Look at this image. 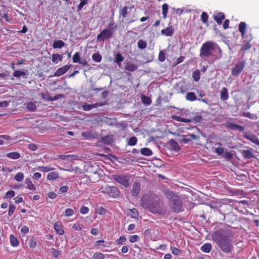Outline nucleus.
<instances>
[{
	"mask_svg": "<svg viewBox=\"0 0 259 259\" xmlns=\"http://www.w3.org/2000/svg\"><path fill=\"white\" fill-rule=\"evenodd\" d=\"M212 237L223 252L228 253L232 251L233 246L231 241L227 236H223L220 231L215 232Z\"/></svg>",
	"mask_w": 259,
	"mask_h": 259,
	"instance_id": "2",
	"label": "nucleus"
},
{
	"mask_svg": "<svg viewBox=\"0 0 259 259\" xmlns=\"http://www.w3.org/2000/svg\"><path fill=\"white\" fill-rule=\"evenodd\" d=\"M63 56L59 54H53L52 56V60L55 64L58 63V61H62Z\"/></svg>",
	"mask_w": 259,
	"mask_h": 259,
	"instance_id": "30",
	"label": "nucleus"
},
{
	"mask_svg": "<svg viewBox=\"0 0 259 259\" xmlns=\"http://www.w3.org/2000/svg\"><path fill=\"white\" fill-rule=\"evenodd\" d=\"M158 59V60L161 62H163L165 61V54L163 51H160L159 52Z\"/></svg>",
	"mask_w": 259,
	"mask_h": 259,
	"instance_id": "53",
	"label": "nucleus"
},
{
	"mask_svg": "<svg viewBox=\"0 0 259 259\" xmlns=\"http://www.w3.org/2000/svg\"><path fill=\"white\" fill-rule=\"evenodd\" d=\"M169 200L168 205L172 212L179 213L182 211L183 201L181 198L172 192H168L166 194Z\"/></svg>",
	"mask_w": 259,
	"mask_h": 259,
	"instance_id": "3",
	"label": "nucleus"
},
{
	"mask_svg": "<svg viewBox=\"0 0 259 259\" xmlns=\"http://www.w3.org/2000/svg\"><path fill=\"white\" fill-rule=\"evenodd\" d=\"M137 141H138L137 138L136 137L133 136V137H131L128 139V141L127 142V144H128V145H129L130 146H133L137 144Z\"/></svg>",
	"mask_w": 259,
	"mask_h": 259,
	"instance_id": "42",
	"label": "nucleus"
},
{
	"mask_svg": "<svg viewBox=\"0 0 259 259\" xmlns=\"http://www.w3.org/2000/svg\"><path fill=\"white\" fill-rule=\"evenodd\" d=\"M172 253L175 255H179L181 254V250L177 247H170Z\"/></svg>",
	"mask_w": 259,
	"mask_h": 259,
	"instance_id": "59",
	"label": "nucleus"
},
{
	"mask_svg": "<svg viewBox=\"0 0 259 259\" xmlns=\"http://www.w3.org/2000/svg\"><path fill=\"white\" fill-rule=\"evenodd\" d=\"M128 8L126 6H124L119 9V15L123 18H126L128 14Z\"/></svg>",
	"mask_w": 259,
	"mask_h": 259,
	"instance_id": "37",
	"label": "nucleus"
},
{
	"mask_svg": "<svg viewBox=\"0 0 259 259\" xmlns=\"http://www.w3.org/2000/svg\"><path fill=\"white\" fill-rule=\"evenodd\" d=\"M36 102H29L26 103L24 105L26 107L28 111H35L36 110L37 106L36 105Z\"/></svg>",
	"mask_w": 259,
	"mask_h": 259,
	"instance_id": "21",
	"label": "nucleus"
},
{
	"mask_svg": "<svg viewBox=\"0 0 259 259\" xmlns=\"http://www.w3.org/2000/svg\"><path fill=\"white\" fill-rule=\"evenodd\" d=\"M225 16L224 13L220 12L217 15H213L214 20L218 23V25H221L222 23V21L225 19Z\"/></svg>",
	"mask_w": 259,
	"mask_h": 259,
	"instance_id": "18",
	"label": "nucleus"
},
{
	"mask_svg": "<svg viewBox=\"0 0 259 259\" xmlns=\"http://www.w3.org/2000/svg\"><path fill=\"white\" fill-rule=\"evenodd\" d=\"M73 62L74 63H79L80 61L79 54L78 52H75L72 57Z\"/></svg>",
	"mask_w": 259,
	"mask_h": 259,
	"instance_id": "52",
	"label": "nucleus"
},
{
	"mask_svg": "<svg viewBox=\"0 0 259 259\" xmlns=\"http://www.w3.org/2000/svg\"><path fill=\"white\" fill-rule=\"evenodd\" d=\"M159 203V197L154 194L144 195L141 199V206L144 208L154 214H163L165 211L160 207Z\"/></svg>",
	"mask_w": 259,
	"mask_h": 259,
	"instance_id": "1",
	"label": "nucleus"
},
{
	"mask_svg": "<svg viewBox=\"0 0 259 259\" xmlns=\"http://www.w3.org/2000/svg\"><path fill=\"white\" fill-rule=\"evenodd\" d=\"M100 190L103 193L108 194L113 198H118L119 196L120 191L115 186H106L102 187Z\"/></svg>",
	"mask_w": 259,
	"mask_h": 259,
	"instance_id": "6",
	"label": "nucleus"
},
{
	"mask_svg": "<svg viewBox=\"0 0 259 259\" xmlns=\"http://www.w3.org/2000/svg\"><path fill=\"white\" fill-rule=\"evenodd\" d=\"M65 215L67 217H70L74 214V211L71 208H67L65 211Z\"/></svg>",
	"mask_w": 259,
	"mask_h": 259,
	"instance_id": "61",
	"label": "nucleus"
},
{
	"mask_svg": "<svg viewBox=\"0 0 259 259\" xmlns=\"http://www.w3.org/2000/svg\"><path fill=\"white\" fill-rule=\"evenodd\" d=\"M125 68L126 70L133 72L137 69V66L133 63H128L125 65Z\"/></svg>",
	"mask_w": 259,
	"mask_h": 259,
	"instance_id": "34",
	"label": "nucleus"
},
{
	"mask_svg": "<svg viewBox=\"0 0 259 259\" xmlns=\"http://www.w3.org/2000/svg\"><path fill=\"white\" fill-rule=\"evenodd\" d=\"M105 104L102 102L100 103H96L93 104L88 105V104H83L82 106V108L84 111H90L93 108H97L100 106H104Z\"/></svg>",
	"mask_w": 259,
	"mask_h": 259,
	"instance_id": "15",
	"label": "nucleus"
},
{
	"mask_svg": "<svg viewBox=\"0 0 259 259\" xmlns=\"http://www.w3.org/2000/svg\"><path fill=\"white\" fill-rule=\"evenodd\" d=\"M138 47L140 49H144L147 47V43L145 41L142 39H140L138 42Z\"/></svg>",
	"mask_w": 259,
	"mask_h": 259,
	"instance_id": "48",
	"label": "nucleus"
},
{
	"mask_svg": "<svg viewBox=\"0 0 259 259\" xmlns=\"http://www.w3.org/2000/svg\"><path fill=\"white\" fill-rule=\"evenodd\" d=\"M245 61L243 60L234 65L231 69V74L233 76H238L244 70L245 66Z\"/></svg>",
	"mask_w": 259,
	"mask_h": 259,
	"instance_id": "9",
	"label": "nucleus"
},
{
	"mask_svg": "<svg viewBox=\"0 0 259 259\" xmlns=\"http://www.w3.org/2000/svg\"><path fill=\"white\" fill-rule=\"evenodd\" d=\"M15 193L13 190L8 191L6 194V196L8 198H11L15 196Z\"/></svg>",
	"mask_w": 259,
	"mask_h": 259,
	"instance_id": "64",
	"label": "nucleus"
},
{
	"mask_svg": "<svg viewBox=\"0 0 259 259\" xmlns=\"http://www.w3.org/2000/svg\"><path fill=\"white\" fill-rule=\"evenodd\" d=\"M71 65H66L62 67L58 68L54 74V76L59 77L67 72L70 68Z\"/></svg>",
	"mask_w": 259,
	"mask_h": 259,
	"instance_id": "13",
	"label": "nucleus"
},
{
	"mask_svg": "<svg viewBox=\"0 0 259 259\" xmlns=\"http://www.w3.org/2000/svg\"><path fill=\"white\" fill-rule=\"evenodd\" d=\"M104 254L101 252H96L93 255V259H104Z\"/></svg>",
	"mask_w": 259,
	"mask_h": 259,
	"instance_id": "55",
	"label": "nucleus"
},
{
	"mask_svg": "<svg viewBox=\"0 0 259 259\" xmlns=\"http://www.w3.org/2000/svg\"><path fill=\"white\" fill-rule=\"evenodd\" d=\"M15 209L16 207L13 204H10L9 207L8 215L11 217L13 214Z\"/></svg>",
	"mask_w": 259,
	"mask_h": 259,
	"instance_id": "57",
	"label": "nucleus"
},
{
	"mask_svg": "<svg viewBox=\"0 0 259 259\" xmlns=\"http://www.w3.org/2000/svg\"><path fill=\"white\" fill-rule=\"evenodd\" d=\"M29 232V228L26 226H24L21 229V233L23 234V236H25L26 234Z\"/></svg>",
	"mask_w": 259,
	"mask_h": 259,
	"instance_id": "62",
	"label": "nucleus"
},
{
	"mask_svg": "<svg viewBox=\"0 0 259 259\" xmlns=\"http://www.w3.org/2000/svg\"><path fill=\"white\" fill-rule=\"evenodd\" d=\"M80 2L77 6V11H80L83 6L88 4V0H80Z\"/></svg>",
	"mask_w": 259,
	"mask_h": 259,
	"instance_id": "58",
	"label": "nucleus"
},
{
	"mask_svg": "<svg viewBox=\"0 0 259 259\" xmlns=\"http://www.w3.org/2000/svg\"><path fill=\"white\" fill-rule=\"evenodd\" d=\"M140 152L142 155L149 156L152 155V150L148 148H143L141 149Z\"/></svg>",
	"mask_w": 259,
	"mask_h": 259,
	"instance_id": "33",
	"label": "nucleus"
},
{
	"mask_svg": "<svg viewBox=\"0 0 259 259\" xmlns=\"http://www.w3.org/2000/svg\"><path fill=\"white\" fill-rule=\"evenodd\" d=\"M161 33L162 34L166 36H172L174 33V29L173 26L171 25L170 26L167 27L165 29H162L161 30Z\"/></svg>",
	"mask_w": 259,
	"mask_h": 259,
	"instance_id": "17",
	"label": "nucleus"
},
{
	"mask_svg": "<svg viewBox=\"0 0 259 259\" xmlns=\"http://www.w3.org/2000/svg\"><path fill=\"white\" fill-rule=\"evenodd\" d=\"M40 96L42 99L47 101H50L51 97L48 92L41 93Z\"/></svg>",
	"mask_w": 259,
	"mask_h": 259,
	"instance_id": "60",
	"label": "nucleus"
},
{
	"mask_svg": "<svg viewBox=\"0 0 259 259\" xmlns=\"http://www.w3.org/2000/svg\"><path fill=\"white\" fill-rule=\"evenodd\" d=\"M242 155L245 158L250 159L254 157L252 150H245L242 151Z\"/></svg>",
	"mask_w": 259,
	"mask_h": 259,
	"instance_id": "29",
	"label": "nucleus"
},
{
	"mask_svg": "<svg viewBox=\"0 0 259 259\" xmlns=\"http://www.w3.org/2000/svg\"><path fill=\"white\" fill-rule=\"evenodd\" d=\"M7 157L12 159H18L20 157V154L17 152H10L7 154Z\"/></svg>",
	"mask_w": 259,
	"mask_h": 259,
	"instance_id": "31",
	"label": "nucleus"
},
{
	"mask_svg": "<svg viewBox=\"0 0 259 259\" xmlns=\"http://www.w3.org/2000/svg\"><path fill=\"white\" fill-rule=\"evenodd\" d=\"M126 241V238L124 235H121L116 241V245H120Z\"/></svg>",
	"mask_w": 259,
	"mask_h": 259,
	"instance_id": "43",
	"label": "nucleus"
},
{
	"mask_svg": "<svg viewBox=\"0 0 259 259\" xmlns=\"http://www.w3.org/2000/svg\"><path fill=\"white\" fill-rule=\"evenodd\" d=\"M215 44L211 41H207L202 44L200 49V56L201 58H207L211 55Z\"/></svg>",
	"mask_w": 259,
	"mask_h": 259,
	"instance_id": "5",
	"label": "nucleus"
},
{
	"mask_svg": "<svg viewBox=\"0 0 259 259\" xmlns=\"http://www.w3.org/2000/svg\"><path fill=\"white\" fill-rule=\"evenodd\" d=\"M215 145H219V147H217L215 149V152L218 155H222L224 151V148L221 147L222 144L221 143H217Z\"/></svg>",
	"mask_w": 259,
	"mask_h": 259,
	"instance_id": "38",
	"label": "nucleus"
},
{
	"mask_svg": "<svg viewBox=\"0 0 259 259\" xmlns=\"http://www.w3.org/2000/svg\"><path fill=\"white\" fill-rule=\"evenodd\" d=\"M116 26H114V23L113 21L110 22L108 25V27L104 29L100 32V33L97 36V40L98 41H103L105 39L111 38L114 31V29Z\"/></svg>",
	"mask_w": 259,
	"mask_h": 259,
	"instance_id": "4",
	"label": "nucleus"
},
{
	"mask_svg": "<svg viewBox=\"0 0 259 259\" xmlns=\"http://www.w3.org/2000/svg\"><path fill=\"white\" fill-rule=\"evenodd\" d=\"M113 179L125 188L130 186V178L128 175H115L113 176Z\"/></svg>",
	"mask_w": 259,
	"mask_h": 259,
	"instance_id": "7",
	"label": "nucleus"
},
{
	"mask_svg": "<svg viewBox=\"0 0 259 259\" xmlns=\"http://www.w3.org/2000/svg\"><path fill=\"white\" fill-rule=\"evenodd\" d=\"M58 158L62 159V160H72L73 159V157H74V155H59L58 156Z\"/></svg>",
	"mask_w": 259,
	"mask_h": 259,
	"instance_id": "44",
	"label": "nucleus"
},
{
	"mask_svg": "<svg viewBox=\"0 0 259 259\" xmlns=\"http://www.w3.org/2000/svg\"><path fill=\"white\" fill-rule=\"evenodd\" d=\"M251 38H248L246 36L245 38L243 39L242 44H241V49L240 52L245 53L247 51H248L251 48L252 45L251 44Z\"/></svg>",
	"mask_w": 259,
	"mask_h": 259,
	"instance_id": "11",
	"label": "nucleus"
},
{
	"mask_svg": "<svg viewBox=\"0 0 259 259\" xmlns=\"http://www.w3.org/2000/svg\"><path fill=\"white\" fill-rule=\"evenodd\" d=\"M141 98L143 104H144L146 105H149L152 103L151 99L147 96H146L145 95H141Z\"/></svg>",
	"mask_w": 259,
	"mask_h": 259,
	"instance_id": "36",
	"label": "nucleus"
},
{
	"mask_svg": "<svg viewBox=\"0 0 259 259\" xmlns=\"http://www.w3.org/2000/svg\"><path fill=\"white\" fill-rule=\"evenodd\" d=\"M81 135L86 139H92L94 138V136L93 135L91 132L89 131L82 132L81 133Z\"/></svg>",
	"mask_w": 259,
	"mask_h": 259,
	"instance_id": "45",
	"label": "nucleus"
},
{
	"mask_svg": "<svg viewBox=\"0 0 259 259\" xmlns=\"http://www.w3.org/2000/svg\"><path fill=\"white\" fill-rule=\"evenodd\" d=\"M25 184L26 185V188L29 190L35 191L36 189L35 185L32 183L30 178H27L25 180Z\"/></svg>",
	"mask_w": 259,
	"mask_h": 259,
	"instance_id": "23",
	"label": "nucleus"
},
{
	"mask_svg": "<svg viewBox=\"0 0 259 259\" xmlns=\"http://www.w3.org/2000/svg\"><path fill=\"white\" fill-rule=\"evenodd\" d=\"M124 60L123 57L122 56L120 53H118L115 56V62L120 64Z\"/></svg>",
	"mask_w": 259,
	"mask_h": 259,
	"instance_id": "54",
	"label": "nucleus"
},
{
	"mask_svg": "<svg viewBox=\"0 0 259 259\" xmlns=\"http://www.w3.org/2000/svg\"><path fill=\"white\" fill-rule=\"evenodd\" d=\"M24 179V175L21 172H18L14 177V180L17 182H21Z\"/></svg>",
	"mask_w": 259,
	"mask_h": 259,
	"instance_id": "50",
	"label": "nucleus"
},
{
	"mask_svg": "<svg viewBox=\"0 0 259 259\" xmlns=\"http://www.w3.org/2000/svg\"><path fill=\"white\" fill-rule=\"evenodd\" d=\"M54 228L56 233L59 235H63L64 231L63 229V225L61 222H57L54 224Z\"/></svg>",
	"mask_w": 259,
	"mask_h": 259,
	"instance_id": "16",
	"label": "nucleus"
},
{
	"mask_svg": "<svg viewBox=\"0 0 259 259\" xmlns=\"http://www.w3.org/2000/svg\"><path fill=\"white\" fill-rule=\"evenodd\" d=\"M171 118L172 119L176 121L183 122L185 123H190L192 121H195V122L198 123L200 122L201 121L202 119V116L200 115H197L195 116H194L192 119H187L177 115H172Z\"/></svg>",
	"mask_w": 259,
	"mask_h": 259,
	"instance_id": "8",
	"label": "nucleus"
},
{
	"mask_svg": "<svg viewBox=\"0 0 259 259\" xmlns=\"http://www.w3.org/2000/svg\"><path fill=\"white\" fill-rule=\"evenodd\" d=\"M192 77L195 81L199 80L200 78V73L199 70H196L193 72Z\"/></svg>",
	"mask_w": 259,
	"mask_h": 259,
	"instance_id": "41",
	"label": "nucleus"
},
{
	"mask_svg": "<svg viewBox=\"0 0 259 259\" xmlns=\"http://www.w3.org/2000/svg\"><path fill=\"white\" fill-rule=\"evenodd\" d=\"M34 169H37L39 171H42V172H49L50 171L54 170L55 168L51 167L50 166H40L37 167V168H34Z\"/></svg>",
	"mask_w": 259,
	"mask_h": 259,
	"instance_id": "26",
	"label": "nucleus"
},
{
	"mask_svg": "<svg viewBox=\"0 0 259 259\" xmlns=\"http://www.w3.org/2000/svg\"><path fill=\"white\" fill-rule=\"evenodd\" d=\"M141 191V184L138 182H134L131 190V194L133 196L137 197Z\"/></svg>",
	"mask_w": 259,
	"mask_h": 259,
	"instance_id": "14",
	"label": "nucleus"
},
{
	"mask_svg": "<svg viewBox=\"0 0 259 259\" xmlns=\"http://www.w3.org/2000/svg\"><path fill=\"white\" fill-rule=\"evenodd\" d=\"M10 241L11 246L13 247H16L19 244L17 238L13 235H11L10 236Z\"/></svg>",
	"mask_w": 259,
	"mask_h": 259,
	"instance_id": "32",
	"label": "nucleus"
},
{
	"mask_svg": "<svg viewBox=\"0 0 259 259\" xmlns=\"http://www.w3.org/2000/svg\"><path fill=\"white\" fill-rule=\"evenodd\" d=\"M225 127L233 131L243 132L245 130L244 126L235 124L233 122L227 121L225 123Z\"/></svg>",
	"mask_w": 259,
	"mask_h": 259,
	"instance_id": "12",
	"label": "nucleus"
},
{
	"mask_svg": "<svg viewBox=\"0 0 259 259\" xmlns=\"http://www.w3.org/2000/svg\"><path fill=\"white\" fill-rule=\"evenodd\" d=\"M168 9V6L167 4H164L162 6V15L163 18L165 19L167 17V14Z\"/></svg>",
	"mask_w": 259,
	"mask_h": 259,
	"instance_id": "40",
	"label": "nucleus"
},
{
	"mask_svg": "<svg viewBox=\"0 0 259 259\" xmlns=\"http://www.w3.org/2000/svg\"><path fill=\"white\" fill-rule=\"evenodd\" d=\"M169 146L171 150L176 152L179 151L181 149L178 143L172 139L169 141Z\"/></svg>",
	"mask_w": 259,
	"mask_h": 259,
	"instance_id": "22",
	"label": "nucleus"
},
{
	"mask_svg": "<svg viewBox=\"0 0 259 259\" xmlns=\"http://www.w3.org/2000/svg\"><path fill=\"white\" fill-rule=\"evenodd\" d=\"M92 59L96 62H100L102 60V56L99 53H95L93 54Z\"/></svg>",
	"mask_w": 259,
	"mask_h": 259,
	"instance_id": "46",
	"label": "nucleus"
},
{
	"mask_svg": "<svg viewBox=\"0 0 259 259\" xmlns=\"http://www.w3.org/2000/svg\"><path fill=\"white\" fill-rule=\"evenodd\" d=\"M208 16L206 12H203L201 15V20L203 23L207 24Z\"/></svg>",
	"mask_w": 259,
	"mask_h": 259,
	"instance_id": "49",
	"label": "nucleus"
},
{
	"mask_svg": "<svg viewBox=\"0 0 259 259\" xmlns=\"http://www.w3.org/2000/svg\"><path fill=\"white\" fill-rule=\"evenodd\" d=\"M69 189L67 186H63L59 188V193L60 194H63L66 193Z\"/></svg>",
	"mask_w": 259,
	"mask_h": 259,
	"instance_id": "63",
	"label": "nucleus"
},
{
	"mask_svg": "<svg viewBox=\"0 0 259 259\" xmlns=\"http://www.w3.org/2000/svg\"><path fill=\"white\" fill-rule=\"evenodd\" d=\"M186 99L187 100L193 102L197 100V97L194 93L189 92L186 95Z\"/></svg>",
	"mask_w": 259,
	"mask_h": 259,
	"instance_id": "35",
	"label": "nucleus"
},
{
	"mask_svg": "<svg viewBox=\"0 0 259 259\" xmlns=\"http://www.w3.org/2000/svg\"><path fill=\"white\" fill-rule=\"evenodd\" d=\"M140 240V237L137 235H134L130 236L129 241L131 243H135L138 242Z\"/></svg>",
	"mask_w": 259,
	"mask_h": 259,
	"instance_id": "56",
	"label": "nucleus"
},
{
	"mask_svg": "<svg viewBox=\"0 0 259 259\" xmlns=\"http://www.w3.org/2000/svg\"><path fill=\"white\" fill-rule=\"evenodd\" d=\"M244 137L246 139L250 141L257 145H259V139L255 135L253 134L245 135Z\"/></svg>",
	"mask_w": 259,
	"mask_h": 259,
	"instance_id": "20",
	"label": "nucleus"
},
{
	"mask_svg": "<svg viewBox=\"0 0 259 259\" xmlns=\"http://www.w3.org/2000/svg\"><path fill=\"white\" fill-rule=\"evenodd\" d=\"M9 9L6 6H2L0 8V19H5L7 22H11L12 19L9 16Z\"/></svg>",
	"mask_w": 259,
	"mask_h": 259,
	"instance_id": "10",
	"label": "nucleus"
},
{
	"mask_svg": "<svg viewBox=\"0 0 259 259\" xmlns=\"http://www.w3.org/2000/svg\"><path fill=\"white\" fill-rule=\"evenodd\" d=\"M65 46L64 42L62 40H55L53 44L54 49H61Z\"/></svg>",
	"mask_w": 259,
	"mask_h": 259,
	"instance_id": "28",
	"label": "nucleus"
},
{
	"mask_svg": "<svg viewBox=\"0 0 259 259\" xmlns=\"http://www.w3.org/2000/svg\"><path fill=\"white\" fill-rule=\"evenodd\" d=\"M246 29V24L244 22H241L239 25V30L241 34V37L242 39L246 38L247 36H245Z\"/></svg>",
	"mask_w": 259,
	"mask_h": 259,
	"instance_id": "19",
	"label": "nucleus"
},
{
	"mask_svg": "<svg viewBox=\"0 0 259 259\" xmlns=\"http://www.w3.org/2000/svg\"><path fill=\"white\" fill-rule=\"evenodd\" d=\"M26 74V73L24 71L16 70L13 73V75L14 77L19 78L21 76H24Z\"/></svg>",
	"mask_w": 259,
	"mask_h": 259,
	"instance_id": "51",
	"label": "nucleus"
},
{
	"mask_svg": "<svg viewBox=\"0 0 259 259\" xmlns=\"http://www.w3.org/2000/svg\"><path fill=\"white\" fill-rule=\"evenodd\" d=\"M212 248L211 244L209 243H206L203 244L200 248L202 251L205 253H209Z\"/></svg>",
	"mask_w": 259,
	"mask_h": 259,
	"instance_id": "27",
	"label": "nucleus"
},
{
	"mask_svg": "<svg viewBox=\"0 0 259 259\" xmlns=\"http://www.w3.org/2000/svg\"><path fill=\"white\" fill-rule=\"evenodd\" d=\"M28 245L30 248L34 249L36 247L37 245V242L36 239L34 237L31 238L29 240Z\"/></svg>",
	"mask_w": 259,
	"mask_h": 259,
	"instance_id": "39",
	"label": "nucleus"
},
{
	"mask_svg": "<svg viewBox=\"0 0 259 259\" xmlns=\"http://www.w3.org/2000/svg\"><path fill=\"white\" fill-rule=\"evenodd\" d=\"M59 177V175L57 171H52L48 174L47 180L50 181H54L57 180Z\"/></svg>",
	"mask_w": 259,
	"mask_h": 259,
	"instance_id": "25",
	"label": "nucleus"
},
{
	"mask_svg": "<svg viewBox=\"0 0 259 259\" xmlns=\"http://www.w3.org/2000/svg\"><path fill=\"white\" fill-rule=\"evenodd\" d=\"M130 214L132 218H137L139 217V212L135 208L130 209Z\"/></svg>",
	"mask_w": 259,
	"mask_h": 259,
	"instance_id": "47",
	"label": "nucleus"
},
{
	"mask_svg": "<svg viewBox=\"0 0 259 259\" xmlns=\"http://www.w3.org/2000/svg\"><path fill=\"white\" fill-rule=\"evenodd\" d=\"M229 98L228 91L226 88H223L220 95V98L222 101H226Z\"/></svg>",
	"mask_w": 259,
	"mask_h": 259,
	"instance_id": "24",
	"label": "nucleus"
}]
</instances>
